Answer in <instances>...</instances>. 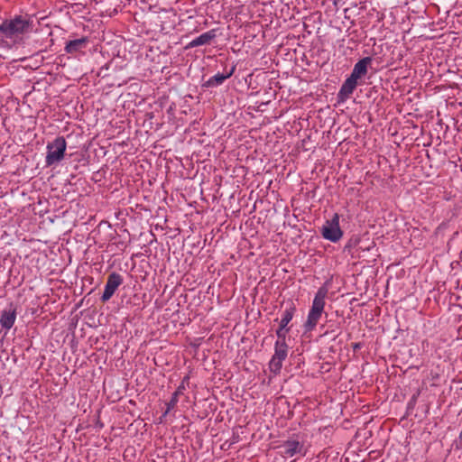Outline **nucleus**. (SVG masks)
I'll return each mask as SVG.
<instances>
[{"instance_id":"1a4fd4ad","label":"nucleus","mask_w":462,"mask_h":462,"mask_svg":"<svg viewBox=\"0 0 462 462\" xmlns=\"http://www.w3.org/2000/svg\"><path fill=\"white\" fill-rule=\"evenodd\" d=\"M358 85V80L356 79L351 75L344 81L342 84L338 93L337 99L338 102H345L349 98L350 95L354 92Z\"/></svg>"},{"instance_id":"9d476101","label":"nucleus","mask_w":462,"mask_h":462,"mask_svg":"<svg viewBox=\"0 0 462 462\" xmlns=\"http://www.w3.org/2000/svg\"><path fill=\"white\" fill-rule=\"evenodd\" d=\"M189 375L184 376L180 384L178 386L176 391L172 393L171 400L166 403V411L162 414L165 417L172 409H174L179 402V397L184 393L186 385H189Z\"/></svg>"},{"instance_id":"20e7f679","label":"nucleus","mask_w":462,"mask_h":462,"mask_svg":"<svg viewBox=\"0 0 462 462\" xmlns=\"http://www.w3.org/2000/svg\"><path fill=\"white\" fill-rule=\"evenodd\" d=\"M322 236L328 241L336 243L343 236V231L339 226V215L335 213L330 220L326 221L321 228Z\"/></svg>"},{"instance_id":"a211bd4d","label":"nucleus","mask_w":462,"mask_h":462,"mask_svg":"<svg viewBox=\"0 0 462 462\" xmlns=\"http://www.w3.org/2000/svg\"><path fill=\"white\" fill-rule=\"evenodd\" d=\"M420 395V391H418L415 394H413L411 396V398L410 399L409 402H408V409H413V407L415 406L416 402H417V399Z\"/></svg>"},{"instance_id":"aec40b11","label":"nucleus","mask_w":462,"mask_h":462,"mask_svg":"<svg viewBox=\"0 0 462 462\" xmlns=\"http://www.w3.org/2000/svg\"><path fill=\"white\" fill-rule=\"evenodd\" d=\"M352 347L354 350H357L361 347V343H355V344H353Z\"/></svg>"},{"instance_id":"412c9836","label":"nucleus","mask_w":462,"mask_h":462,"mask_svg":"<svg viewBox=\"0 0 462 462\" xmlns=\"http://www.w3.org/2000/svg\"><path fill=\"white\" fill-rule=\"evenodd\" d=\"M338 335H339V333H336V331H335L334 329H333V330H331V337H332L333 339H335L336 337H338Z\"/></svg>"},{"instance_id":"9b49d317","label":"nucleus","mask_w":462,"mask_h":462,"mask_svg":"<svg viewBox=\"0 0 462 462\" xmlns=\"http://www.w3.org/2000/svg\"><path fill=\"white\" fill-rule=\"evenodd\" d=\"M16 308L10 303L8 309L2 311L0 316V324L3 328L9 330L14 324L16 319Z\"/></svg>"},{"instance_id":"ddd939ff","label":"nucleus","mask_w":462,"mask_h":462,"mask_svg":"<svg viewBox=\"0 0 462 462\" xmlns=\"http://www.w3.org/2000/svg\"><path fill=\"white\" fill-rule=\"evenodd\" d=\"M373 61L372 57H365L359 60L354 66V69L351 72V76L356 79H360L365 77L368 71V66L371 65Z\"/></svg>"},{"instance_id":"dca6fc26","label":"nucleus","mask_w":462,"mask_h":462,"mask_svg":"<svg viewBox=\"0 0 462 462\" xmlns=\"http://www.w3.org/2000/svg\"><path fill=\"white\" fill-rule=\"evenodd\" d=\"M327 293L328 290L325 287H320L314 297L311 309L323 312Z\"/></svg>"},{"instance_id":"6ab92c4d","label":"nucleus","mask_w":462,"mask_h":462,"mask_svg":"<svg viewBox=\"0 0 462 462\" xmlns=\"http://www.w3.org/2000/svg\"><path fill=\"white\" fill-rule=\"evenodd\" d=\"M374 246H375L374 242H371V245H361V244H360V245L357 246L356 251H365V250H370V248H371V247H374Z\"/></svg>"},{"instance_id":"4be33fe9","label":"nucleus","mask_w":462,"mask_h":462,"mask_svg":"<svg viewBox=\"0 0 462 462\" xmlns=\"http://www.w3.org/2000/svg\"><path fill=\"white\" fill-rule=\"evenodd\" d=\"M97 426H98L99 428H102L103 427V423L100 420H97Z\"/></svg>"},{"instance_id":"4468645a","label":"nucleus","mask_w":462,"mask_h":462,"mask_svg":"<svg viewBox=\"0 0 462 462\" xmlns=\"http://www.w3.org/2000/svg\"><path fill=\"white\" fill-rule=\"evenodd\" d=\"M321 315V311L310 308L307 320L304 324L305 331H312L316 328Z\"/></svg>"},{"instance_id":"7ed1b4c3","label":"nucleus","mask_w":462,"mask_h":462,"mask_svg":"<svg viewBox=\"0 0 462 462\" xmlns=\"http://www.w3.org/2000/svg\"><path fill=\"white\" fill-rule=\"evenodd\" d=\"M288 345L286 339L277 338L274 344V354L269 363V368L272 373L279 374L282 367V362L288 355Z\"/></svg>"},{"instance_id":"f8f14e48","label":"nucleus","mask_w":462,"mask_h":462,"mask_svg":"<svg viewBox=\"0 0 462 462\" xmlns=\"http://www.w3.org/2000/svg\"><path fill=\"white\" fill-rule=\"evenodd\" d=\"M216 37H217V30L216 29L209 30V31L202 33L199 37L195 38L190 42H189L185 46V50H189V49H192V48H195L198 46L210 44L211 41H213Z\"/></svg>"},{"instance_id":"f03ea898","label":"nucleus","mask_w":462,"mask_h":462,"mask_svg":"<svg viewBox=\"0 0 462 462\" xmlns=\"http://www.w3.org/2000/svg\"><path fill=\"white\" fill-rule=\"evenodd\" d=\"M67 143L63 136L56 137L47 144L46 166L59 163L65 156Z\"/></svg>"},{"instance_id":"0eeeda50","label":"nucleus","mask_w":462,"mask_h":462,"mask_svg":"<svg viewBox=\"0 0 462 462\" xmlns=\"http://www.w3.org/2000/svg\"><path fill=\"white\" fill-rule=\"evenodd\" d=\"M279 448H282V454L285 457H291L297 454L301 456L306 454L303 443L294 438L283 441Z\"/></svg>"},{"instance_id":"39448f33","label":"nucleus","mask_w":462,"mask_h":462,"mask_svg":"<svg viewBox=\"0 0 462 462\" xmlns=\"http://www.w3.org/2000/svg\"><path fill=\"white\" fill-rule=\"evenodd\" d=\"M296 312L295 304L291 301L287 304L286 309L282 314V319L280 320V325L278 329L276 330V336L279 339H286L287 334L291 330V327H288L289 323L292 319L294 314Z\"/></svg>"},{"instance_id":"f257e3e1","label":"nucleus","mask_w":462,"mask_h":462,"mask_svg":"<svg viewBox=\"0 0 462 462\" xmlns=\"http://www.w3.org/2000/svg\"><path fill=\"white\" fill-rule=\"evenodd\" d=\"M32 29V18L27 14L15 15L14 18L5 20L0 24V32L8 39H14L31 32Z\"/></svg>"},{"instance_id":"2eb2a0df","label":"nucleus","mask_w":462,"mask_h":462,"mask_svg":"<svg viewBox=\"0 0 462 462\" xmlns=\"http://www.w3.org/2000/svg\"><path fill=\"white\" fill-rule=\"evenodd\" d=\"M87 43H88L87 37L71 40L66 43L65 51L67 53L72 54V53H75V52L80 51L81 49L85 48L87 46Z\"/></svg>"},{"instance_id":"f3484780","label":"nucleus","mask_w":462,"mask_h":462,"mask_svg":"<svg viewBox=\"0 0 462 462\" xmlns=\"http://www.w3.org/2000/svg\"><path fill=\"white\" fill-rule=\"evenodd\" d=\"M362 243V240L357 236H352L348 241L346 242V245L344 246V252H346L352 255V257H355L353 249L356 248L357 246Z\"/></svg>"},{"instance_id":"6e6552de","label":"nucleus","mask_w":462,"mask_h":462,"mask_svg":"<svg viewBox=\"0 0 462 462\" xmlns=\"http://www.w3.org/2000/svg\"><path fill=\"white\" fill-rule=\"evenodd\" d=\"M236 70V65H233L229 70H226L225 69V71L223 73H217L213 77L209 78L207 81L202 83V88H216L224 83V81L227 79H229Z\"/></svg>"},{"instance_id":"423d86ee","label":"nucleus","mask_w":462,"mask_h":462,"mask_svg":"<svg viewBox=\"0 0 462 462\" xmlns=\"http://www.w3.org/2000/svg\"><path fill=\"white\" fill-rule=\"evenodd\" d=\"M123 282L124 279L121 274L116 272L111 273L107 276L105 290L100 298L101 302L105 303L108 301L113 297L118 287L123 283Z\"/></svg>"}]
</instances>
